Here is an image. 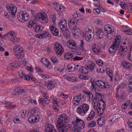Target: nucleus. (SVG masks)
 Listing matches in <instances>:
<instances>
[{"instance_id": "f257e3e1", "label": "nucleus", "mask_w": 132, "mask_h": 132, "mask_svg": "<svg viewBox=\"0 0 132 132\" xmlns=\"http://www.w3.org/2000/svg\"><path fill=\"white\" fill-rule=\"evenodd\" d=\"M84 94L88 98L89 101H93V108L97 111V114L100 115L103 113L106 107V103L102 100V95L99 93L95 94V96L93 98V94L89 91L83 90Z\"/></svg>"}, {"instance_id": "f03ea898", "label": "nucleus", "mask_w": 132, "mask_h": 132, "mask_svg": "<svg viewBox=\"0 0 132 132\" xmlns=\"http://www.w3.org/2000/svg\"><path fill=\"white\" fill-rule=\"evenodd\" d=\"M73 17L70 19L68 23L69 27L70 30L74 31L76 28V25L78 22L79 19L77 18H82V15L78 14L77 12H75L72 15Z\"/></svg>"}, {"instance_id": "7ed1b4c3", "label": "nucleus", "mask_w": 132, "mask_h": 132, "mask_svg": "<svg viewBox=\"0 0 132 132\" xmlns=\"http://www.w3.org/2000/svg\"><path fill=\"white\" fill-rule=\"evenodd\" d=\"M92 27L90 26H87L84 28L83 37L87 41H91L93 40L94 34L92 31Z\"/></svg>"}, {"instance_id": "20e7f679", "label": "nucleus", "mask_w": 132, "mask_h": 132, "mask_svg": "<svg viewBox=\"0 0 132 132\" xmlns=\"http://www.w3.org/2000/svg\"><path fill=\"white\" fill-rule=\"evenodd\" d=\"M121 40V37L120 36H116L115 41L109 48V51L110 53H114L116 52L120 46V43Z\"/></svg>"}, {"instance_id": "39448f33", "label": "nucleus", "mask_w": 132, "mask_h": 132, "mask_svg": "<svg viewBox=\"0 0 132 132\" xmlns=\"http://www.w3.org/2000/svg\"><path fill=\"white\" fill-rule=\"evenodd\" d=\"M74 121L72 122V123L74 126H71L70 127H72V130L74 131H77L78 132H80L82 129V124H80V122L82 120L79 118L76 117Z\"/></svg>"}, {"instance_id": "423d86ee", "label": "nucleus", "mask_w": 132, "mask_h": 132, "mask_svg": "<svg viewBox=\"0 0 132 132\" xmlns=\"http://www.w3.org/2000/svg\"><path fill=\"white\" fill-rule=\"evenodd\" d=\"M35 19L39 20L42 23H46L48 21L47 15L45 13H39L34 16Z\"/></svg>"}, {"instance_id": "0eeeda50", "label": "nucleus", "mask_w": 132, "mask_h": 132, "mask_svg": "<svg viewBox=\"0 0 132 132\" xmlns=\"http://www.w3.org/2000/svg\"><path fill=\"white\" fill-rule=\"evenodd\" d=\"M37 23L36 21L31 20L29 22L28 25L29 28L32 27L34 31L36 32L41 31L43 29L42 26L40 25H37Z\"/></svg>"}, {"instance_id": "6e6552de", "label": "nucleus", "mask_w": 132, "mask_h": 132, "mask_svg": "<svg viewBox=\"0 0 132 132\" xmlns=\"http://www.w3.org/2000/svg\"><path fill=\"white\" fill-rule=\"evenodd\" d=\"M7 10L13 18L15 17L16 12V8L14 5L8 4L6 5Z\"/></svg>"}, {"instance_id": "1a4fd4ad", "label": "nucleus", "mask_w": 132, "mask_h": 132, "mask_svg": "<svg viewBox=\"0 0 132 132\" xmlns=\"http://www.w3.org/2000/svg\"><path fill=\"white\" fill-rule=\"evenodd\" d=\"M68 122V118L66 115L63 114L59 116L57 121V125L61 124L65 125V123H67Z\"/></svg>"}, {"instance_id": "9d476101", "label": "nucleus", "mask_w": 132, "mask_h": 132, "mask_svg": "<svg viewBox=\"0 0 132 132\" xmlns=\"http://www.w3.org/2000/svg\"><path fill=\"white\" fill-rule=\"evenodd\" d=\"M95 84L98 87L103 89L109 88V85L108 82H105L102 80H97L95 82Z\"/></svg>"}, {"instance_id": "9b49d317", "label": "nucleus", "mask_w": 132, "mask_h": 132, "mask_svg": "<svg viewBox=\"0 0 132 132\" xmlns=\"http://www.w3.org/2000/svg\"><path fill=\"white\" fill-rule=\"evenodd\" d=\"M128 45H125L123 43L122 45H121L118 51V53L121 56L126 55L128 50L127 47Z\"/></svg>"}, {"instance_id": "f8f14e48", "label": "nucleus", "mask_w": 132, "mask_h": 132, "mask_svg": "<svg viewBox=\"0 0 132 132\" xmlns=\"http://www.w3.org/2000/svg\"><path fill=\"white\" fill-rule=\"evenodd\" d=\"M55 51L57 54L61 55L64 51V49L61 45L58 42H56L54 46Z\"/></svg>"}, {"instance_id": "ddd939ff", "label": "nucleus", "mask_w": 132, "mask_h": 132, "mask_svg": "<svg viewBox=\"0 0 132 132\" xmlns=\"http://www.w3.org/2000/svg\"><path fill=\"white\" fill-rule=\"evenodd\" d=\"M40 117L39 115L37 116H33L30 117L28 119V121L30 122L34 123L38 122L39 120L40 119Z\"/></svg>"}, {"instance_id": "4468645a", "label": "nucleus", "mask_w": 132, "mask_h": 132, "mask_svg": "<svg viewBox=\"0 0 132 132\" xmlns=\"http://www.w3.org/2000/svg\"><path fill=\"white\" fill-rule=\"evenodd\" d=\"M59 27L60 28L61 31H63L67 27L66 21L64 19H61L59 23Z\"/></svg>"}, {"instance_id": "2eb2a0df", "label": "nucleus", "mask_w": 132, "mask_h": 132, "mask_svg": "<svg viewBox=\"0 0 132 132\" xmlns=\"http://www.w3.org/2000/svg\"><path fill=\"white\" fill-rule=\"evenodd\" d=\"M81 95L80 94L78 96H75L73 98V104L75 105H78L79 103L80 102L81 103L82 102V99L81 97Z\"/></svg>"}, {"instance_id": "dca6fc26", "label": "nucleus", "mask_w": 132, "mask_h": 132, "mask_svg": "<svg viewBox=\"0 0 132 132\" xmlns=\"http://www.w3.org/2000/svg\"><path fill=\"white\" fill-rule=\"evenodd\" d=\"M45 132H52L55 129L53 125L48 123H46L45 125Z\"/></svg>"}, {"instance_id": "f3484780", "label": "nucleus", "mask_w": 132, "mask_h": 132, "mask_svg": "<svg viewBox=\"0 0 132 132\" xmlns=\"http://www.w3.org/2000/svg\"><path fill=\"white\" fill-rule=\"evenodd\" d=\"M57 130L59 132H67L69 127L65 125H56Z\"/></svg>"}, {"instance_id": "a211bd4d", "label": "nucleus", "mask_w": 132, "mask_h": 132, "mask_svg": "<svg viewBox=\"0 0 132 132\" xmlns=\"http://www.w3.org/2000/svg\"><path fill=\"white\" fill-rule=\"evenodd\" d=\"M50 28L52 34L56 36H58L59 31L57 28L52 25H51L50 26Z\"/></svg>"}, {"instance_id": "6ab92c4d", "label": "nucleus", "mask_w": 132, "mask_h": 132, "mask_svg": "<svg viewBox=\"0 0 132 132\" xmlns=\"http://www.w3.org/2000/svg\"><path fill=\"white\" fill-rule=\"evenodd\" d=\"M85 61L88 62V65L86 66L87 68L90 71H92L93 70L95 66V64L92 61H89L88 60V59L87 60H86V61Z\"/></svg>"}, {"instance_id": "aec40b11", "label": "nucleus", "mask_w": 132, "mask_h": 132, "mask_svg": "<svg viewBox=\"0 0 132 132\" xmlns=\"http://www.w3.org/2000/svg\"><path fill=\"white\" fill-rule=\"evenodd\" d=\"M121 66L124 68L126 69H129L131 68L132 65L129 62L126 61H124L121 64Z\"/></svg>"}, {"instance_id": "412c9836", "label": "nucleus", "mask_w": 132, "mask_h": 132, "mask_svg": "<svg viewBox=\"0 0 132 132\" xmlns=\"http://www.w3.org/2000/svg\"><path fill=\"white\" fill-rule=\"evenodd\" d=\"M96 35L99 39L102 38L103 36V33L102 30L100 28H97L96 29Z\"/></svg>"}, {"instance_id": "4be33fe9", "label": "nucleus", "mask_w": 132, "mask_h": 132, "mask_svg": "<svg viewBox=\"0 0 132 132\" xmlns=\"http://www.w3.org/2000/svg\"><path fill=\"white\" fill-rule=\"evenodd\" d=\"M67 45L68 47L71 49H75L76 47V44L74 41L72 40H69L67 43Z\"/></svg>"}, {"instance_id": "5701e85b", "label": "nucleus", "mask_w": 132, "mask_h": 132, "mask_svg": "<svg viewBox=\"0 0 132 132\" xmlns=\"http://www.w3.org/2000/svg\"><path fill=\"white\" fill-rule=\"evenodd\" d=\"M97 122L98 125L102 127L105 125L106 121L103 117H102L98 118Z\"/></svg>"}, {"instance_id": "b1692460", "label": "nucleus", "mask_w": 132, "mask_h": 132, "mask_svg": "<svg viewBox=\"0 0 132 132\" xmlns=\"http://www.w3.org/2000/svg\"><path fill=\"white\" fill-rule=\"evenodd\" d=\"M92 50L95 53L97 54H100L101 51L100 47L96 44H94V47H92Z\"/></svg>"}, {"instance_id": "393cba45", "label": "nucleus", "mask_w": 132, "mask_h": 132, "mask_svg": "<svg viewBox=\"0 0 132 132\" xmlns=\"http://www.w3.org/2000/svg\"><path fill=\"white\" fill-rule=\"evenodd\" d=\"M56 87V85L52 81H48L47 88L48 90H52Z\"/></svg>"}, {"instance_id": "a878e982", "label": "nucleus", "mask_w": 132, "mask_h": 132, "mask_svg": "<svg viewBox=\"0 0 132 132\" xmlns=\"http://www.w3.org/2000/svg\"><path fill=\"white\" fill-rule=\"evenodd\" d=\"M13 51L15 54L19 51H23V50L22 47L18 45H16L14 47Z\"/></svg>"}, {"instance_id": "bb28decb", "label": "nucleus", "mask_w": 132, "mask_h": 132, "mask_svg": "<svg viewBox=\"0 0 132 132\" xmlns=\"http://www.w3.org/2000/svg\"><path fill=\"white\" fill-rule=\"evenodd\" d=\"M19 51L15 54V55L16 58L19 59H21L23 58L24 56V54L23 51L22 52Z\"/></svg>"}, {"instance_id": "cd10ccee", "label": "nucleus", "mask_w": 132, "mask_h": 132, "mask_svg": "<svg viewBox=\"0 0 132 132\" xmlns=\"http://www.w3.org/2000/svg\"><path fill=\"white\" fill-rule=\"evenodd\" d=\"M104 30L108 34H111L112 32V29H111V26L108 25L105 26Z\"/></svg>"}, {"instance_id": "c85d7f7f", "label": "nucleus", "mask_w": 132, "mask_h": 132, "mask_svg": "<svg viewBox=\"0 0 132 132\" xmlns=\"http://www.w3.org/2000/svg\"><path fill=\"white\" fill-rule=\"evenodd\" d=\"M23 16L22 21H27L29 19V17L28 15L25 11H23Z\"/></svg>"}, {"instance_id": "c756f323", "label": "nucleus", "mask_w": 132, "mask_h": 132, "mask_svg": "<svg viewBox=\"0 0 132 132\" xmlns=\"http://www.w3.org/2000/svg\"><path fill=\"white\" fill-rule=\"evenodd\" d=\"M64 57L66 59L69 60L73 57V54L70 52L66 53L64 56Z\"/></svg>"}, {"instance_id": "7c9ffc66", "label": "nucleus", "mask_w": 132, "mask_h": 132, "mask_svg": "<svg viewBox=\"0 0 132 132\" xmlns=\"http://www.w3.org/2000/svg\"><path fill=\"white\" fill-rule=\"evenodd\" d=\"M89 108V106L88 105L83 104V116L86 112L88 111Z\"/></svg>"}, {"instance_id": "2f4dec72", "label": "nucleus", "mask_w": 132, "mask_h": 132, "mask_svg": "<svg viewBox=\"0 0 132 132\" xmlns=\"http://www.w3.org/2000/svg\"><path fill=\"white\" fill-rule=\"evenodd\" d=\"M96 123L95 121H92L90 122L87 125L89 128L95 127L96 126Z\"/></svg>"}, {"instance_id": "473e14b6", "label": "nucleus", "mask_w": 132, "mask_h": 132, "mask_svg": "<svg viewBox=\"0 0 132 132\" xmlns=\"http://www.w3.org/2000/svg\"><path fill=\"white\" fill-rule=\"evenodd\" d=\"M61 31L62 32V34L63 36L67 37L70 35V33L69 30L68 29H66V28L63 31Z\"/></svg>"}, {"instance_id": "72a5a7b5", "label": "nucleus", "mask_w": 132, "mask_h": 132, "mask_svg": "<svg viewBox=\"0 0 132 132\" xmlns=\"http://www.w3.org/2000/svg\"><path fill=\"white\" fill-rule=\"evenodd\" d=\"M39 102L41 103H48L50 102V101L47 98L43 99L41 98L39 100Z\"/></svg>"}, {"instance_id": "f704fd0d", "label": "nucleus", "mask_w": 132, "mask_h": 132, "mask_svg": "<svg viewBox=\"0 0 132 132\" xmlns=\"http://www.w3.org/2000/svg\"><path fill=\"white\" fill-rule=\"evenodd\" d=\"M23 11L20 12L17 14V18L20 21H22V19L23 16Z\"/></svg>"}, {"instance_id": "c9c22d12", "label": "nucleus", "mask_w": 132, "mask_h": 132, "mask_svg": "<svg viewBox=\"0 0 132 132\" xmlns=\"http://www.w3.org/2000/svg\"><path fill=\"white\" fill-rule=\"evenodd\" d=\"M45 61L46 62V63H43V64L45 66H46V68L47 69H49L50 68V67L49 66V65H50V63L46 59H45Z\"/></svg>"}, {"instance_id": "e433bc0d", "label": "nucleus", "mask_w": 132, "mask_h": 132, "mask_svg": "<svg viewBox=\"0 0 132 132\" xmlns=\"http://www.w3.org/2000/svg\"><path fill=\"white\" fill-rule=\"evenodd\" d=\"M82 105L78 107L77 109V113L81 115L82 113Z\"/></svg>"}, {"instance_id": "4c0bfd02", "label": "nucleus", "mask_w": 132, "mask_h": 132, "mask_svg": "<svg viewBox=\"0 0 132 132\" xmlns=\"http://www.w3.org/2000/svg\"><path fill=\"white\" fill-rule=\"evenodd\" d=\"M50 59L52 62L54 63H57L59 61L56 57L54 56H52Z\"/></svg>"}, {"instance_id": "58836bf2", "label": "nucleus", "mask_w": 132, "mask_h": 132, "mask_svg": "<svg viewBox=\"0 0 132 132\" xmlns=\"http://www.w3.org/2000/svg\"><path fill=\"white\" fill-rule=\"evenodd\" d=\"M129 84V86L128 88V92L130 93H132V80L130 82Z\"/></svg>"}, {"instance_id": "ea45409f", "label": "nucleus", "mask_w": 132, "mask_h": 132, "mask_svg": "<svg viewBox=\"0 0 132 132\" xmlns=\"http://www.w3.org/2000/svg\"><path fill=\"white\" fill-rule=\"evenodd\" d=\"M48 34H49L48 32L46 31H43L42 33L40 34L41 35V37H42V38L45 37L46 38L47 37H48Z\"/></svg>"}, {"instance_id": "a19ab883", "label": "nucleus", "mask_w": 132, "mask_h": 132, "mask_svg": "<svg viewBox=\"0 0 132 132\" xmlns=\"http://www.w3.org/2000/svg\"><path fill=\"white\" fill-rule=\"evenodd\" d=\"M18 65L17 61H15L13 63L10 64V66L11 67H12L13 68H17V66Z\"/></svg>"}, {"instance_id": "79ce46f5", "label": "nucleus", "mask_w": 132, "mask_h": 132, "mask_svg": "<svg viewBox=\"0 0 132 132\" xmlns=\"http://www.w3.org/2000/svg\"><path fill=\"white\" fill-rule=\"evenodd\" d=\"M10 40L14 42H19L20 40V38L18 37L13 36L12 38H10Z\"/></svg>"}, {"instance_id": "37998d69", "label": "nucleus", "mask_w": 132, "mask_h": 132, "mask_svg": "<svg viewBox=\"0 0 132 132\" xmlns=\"http://www.w3.org/2000/svg\"><path fill=\"white\" fill-rule=\"evenodd\" d=\"M18 74L19 77L21 78H23L25 76V75H24L23 72V71L22 70H20L19 71Z\"/></svg>"}, {"instance_id": "c03bdc74", "label": "nucleus", "mask_w": 132, "mask_h": 132, "mask_svg": "<svg viewBox=\"0 0 132 132\" xmlns=\"http://www.w3.org/2000/svg\"><path fill=\"white\" fill-rule=\"evenodd\" d=\"M77 26H76V27ZM76 30V31H77V32L78 33H79V34H80V35L81 36H82V30L81 29H80V28H77L76 27V29L75 30H74L73 31V30H71V31H72L73 32H74Z\"/></svg>"}, {"instance_id": "a18cd8bd", "label": "nucleus", "mask_w": 132, "mask_h": 132, "mask_svg": "<svg viewBox=\"0 0 132 132\" xmlns=\"http://www.w3.org/2000/svg\"><path fill=\"white\" fill-rule=\"evenodd\" d=\"M67 68L68 70H69L68 71L69 72L75 71L77 70V69L75 68V65H74V67L73 68H74V69H72L73 68L72 66H71L70 68H69L68 66Z\"/></svg>"}, {"instance_id": "49530a36", "label": "nucleus", "mask_w": 132, "mask_h": 132, "mask_svg": "<svg viewBox=\"0 0 132 132\" xmlns=\"http://www.w3.org/2000/svg\"><path fill=\"white\" fill-rule=\"evenodd\" d=\"M127 123L130 128H132V118H130L129 119Z\"/></svg>"}, {"instance_id": "de8ad7c7", "label": "nucleus", "mask_w": 132, "mask_h": 132, "mask_svg": "<svg viewBox=\"0 0 132 132\" xmlns=\"http://www.w3.org/2000/svg\"><path fill=\"white\" fill-rule=\"evenodd\" d=\"M93 12L94 14H98L100 13V10L99 9H94L93 10Z\"/></svg>"}, {"instance_id": "09e8293b", "label": "nucleus", "mask_w": 132, "mask_h": 132, "mask_svg": "<svg viewBox=\"0 0 132 132\" xmlns=\"http://www.w3.org/2000/svg\"><path fill=\"white\" fill-rule=\"evenodd\" d=\"M78 72L79 74H78V76L79 78L82 79V69H80L78 71Z\"/></svg>"}, {"instance_id": "8fccbe9b", "label": "nucleus", "mask_w": 132, "mask_h": 132, "mask_svg": "<svg viewBox=\"0 0 132 132\" xmlns=\"http://www.w3.org/2000/svg\"><path fill=\"white\" fill-rule=\"evenodd\" d=\"M68 80L71 81L73 82H74L75 81H77L78 80L77 78L74 77H69V78L68 79Z\"/></svg>"}, {"instance_id": "3c124183", "label": "nucleus", "mask_w": 132, "mask_h": 132, "mask_svg": "<svg viewBox=\"0 0 132 132\" xmlns=\"http://www.w3.org/2000/svg\"><path fill=\"white\" fill-rule=\"evenodd\" d=\"M97 64L99 66H101L103 64V62L102 60H97L96 61Z\"/></svg>"}, {"instance_id": "603ef678", "label": "nucleus", "mask_w": 132, "mask_h": 132, "mask_svg": "<svg viewBox=\"0 0 132 132\" xmlns=\"http://www.w3.org/2000/svg\"><path fill=\"white\" fill-rule=\"evenodd\" d=\"M52 19L53 22V24L55 25V21L56 19V17L55 14H53L52 15Z\"/></svg>"}, {"instance_id": "864d4df0", "label": "nucleus", "mask_w": 132, "mask_h": 132, "mask_svg": "<svg viewBox=\"0 0 132 132\" xmlns=\"http://www.w3.org/2000/svg\"><path fill=\"white\" fill-rule=\"evenodd\" d=\"M58 106V105L57 104H54L53 105V109L56 111H59V109L57 108Z\"/></svg>"}, {"instance_id": "5fc2aeb1", "label": "nucleus", "mask_w": 132, "mask_h": 132, "mask_svg": "<svg viewBox=\"0 0 132 132\" xmlns=\"http://www.w3.org/2000/svg\"><path fill=\"white\" fill-rule=\"evenodd\" d=\"M8 33L12 37L14 36V35H15L16 34L15 32L13 30H11L8 32Z\"/></svg>"}, {"instance_id": "6e6d98bb", "label": "nucleus", "mask_w": 132, "mask_h": 132, "mask_svg": "<svg viewBox=\"0 0 132 132\" xmlns=\"http://www.w3.org/2000/svg\"><path fill=\"white\" fill-rule=\"evenodd\" d=\"M87 68L83 66V73L87 74L88 72V70Z\"/></svg>"}, {"instance_id": "4d7b16f0", "label": "nucleus", "mask_w": 132, "mask_h": 132, "mask_svg": "<svg viewBox=\"0 0 132 132\" xmlns=\"http://www.w3.org/2000/svg\"><path fill=\"white\" fill-rule=\"evenodd\" d=\"M124 31L127 34L129 35H132V31L131 30H124Z\"/></svg>"}, {"instance_id": "13d9d810", "label": "nucleus", "mask_w": 132, "mask_h": 132, "mask_svg": "<svg viewBox=\"0 0 132 132\" xmlns=\"http://www.w3.org/2000/svg\"><path fill=\"white\" fill-rule=\"evenodd\" d=\"M13 121L15 123H19V122L20 121L19 119L16 117H15L14 119L13 120Z\"/></svg>"}, {"instance_id": "bf43d9fd", "label": "nucleus", "mask_w": 132, "mask_h": 132, "mask_svg": "<svg viewBox=\"0 0 132 132\" xmlns=\"http://www.w3.org/2000/svg\"><path fill=\"white\" fill-rule=\"evenodd\" d=\"M11 81L13 83H18L19 81L18 78L15 79H12L11 80Z\"/></svg>"}, {"instance_id": "052dcab7", "label": "nucleus", "mask_w": 132, "mask_h": 132, "mask_svg": "<svg viewBox=\"0 0 132 132\" xmlns=\"http://www.w3.org/2000/svg\"><path fill=\"white\" fill-rule=\"evenodd\" d=\"M26 113V111L24 110H22L21 113V115L22 118L25 117Z\"/></svg>"}, {"instance_id": "680f3d73", "label": "nucleus", "mask_w": 132, "mask_h": 132, "mask_svg": "<svg viewBox=\"0 0 132 132\" xmlns=\"http://www.w3.org/2000/svg\"><path fill=\"white\" fill-rule=\"evenodd\" d=\"M19 90H14L13 91V92L12 93V94L13 95H19Z\"/></svg>"}, {"instance_id": "e2e57ef3", "label": "nucleus", "mask_w": 132, "mask_h": 132, "mask_svg": "<svg viewBox=\"0 0 132 132\" xmlns=\"http://www.w3.org/2000/svg\"><path fill=\"white\" fill-rule=\"evenodd\" d=\"M78 43L80 44L79 46V49L82 50V40H79L78 41Z\"/></svg>"}, {"instance_id": "0e129e2a", "label": "nucleus", "mask_w": 132, "mask_h": 132, "mask_svg": "<svg viewBox=\"0 0 132 132\" xmlns=\"http://www.w3.org/2000/svg\"><path fill=\"white\" fill-rule=\"evenodd\" d=\"M120 6L123 9H125V6H126V4H125V3H123V2H122L120 4Z\"/></svg>"}, {"instance_id": "69168bd1", "label": "nucleus", "mask_w": 132, "mask_h": 132, "mask_svg": "<svg viewBox=\"0 0 132 132\" xmlns=\"http://www.w3.org/2000/svg\"><path fill=\"white\" fill-rule=\"evenodd\" d=\"M82 59V57H79L77 56H75L73 58L74 60H79Z\"/></svg>"}, {"instance_id": "338daca9", "label": "nucleus", "mask_w": 132, "mask_h": 132, "mask_svg": "<svg viewBox=\"0 0 132 132\" xmlns=\"http://www.w3.org/2000/svg\"><path fill=\"white\" fill-rule=\"evenodd\" d=\"M26 69L31 72H32L33 71V68L31 67H29L28 66L26 68Z\"/></svg>"}, {"instance_id": "774afa93", "label": "nucleus", "mask_w": 132, "mask_h": 132, "mask_svg": "<svg viewBox=\"0 0 132 132\" xmlns=\"http://www.w3.org/2000/svg\"><path fill=\"white\" fill-rule=\"evenodd\" d=\"M3 16L5 18L7 19L9 18V14L8 12H4Z\"/></svg>"}]
</instances>
